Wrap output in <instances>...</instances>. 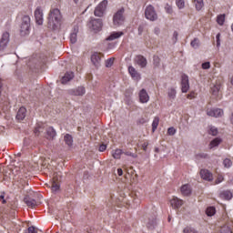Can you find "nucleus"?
<instances>
[{
  "label": "nucleus",
  "instance_id": "1",
  "mask_svg": "<svg viewBox=\"0 0 233 233\" xmlns=\"http://www.w3.org/2000/svg\"><path fill=\"white\" fill-rule=\"evenodd\" d=\"M61 11L57 8L51 9L48 16V25L52 28H56L62 19Z\"/></svg>",
  "mask_w": 233,
  "mask_h": 233
},
{
  "label": "nucleus",
  "instance_id": "2",
  "mask_svg": "<svg viewBox=\"0 0 233 233\" xmlns=\"http://www.w3.org/2000/svg\"><path fill=\"white\" fill-rule=\"evenodd\" d=\"M20 34L21 35H28L30 34V16L24 15L22 17V23L20 25Z\"/></svg>",
  "mask_w": 233,
  "mask_h": 233
},
{
  "label": "nucleus",
  "instance_id": "3",
  "mask_svg": "<svg viewBox=\"0 0 233 233\" xmlns=\"http://www.w3.org/2000/svg\"><path fill=\"white\" fill-rule=\"evenodd\" d=\"M156 218V213L147 214L144 217V223L147 227V228H156V225H157Z\"/></svg>",
  "mask_w": 233,
  "mask_h": 233
},
{
  "label": "nucleus",
  "instance_id": "4",
  "mask_svg": "<svg viewBox=\"0 0 233 233\" xmlns=\"http://www.w3.org/2000/svg\"><path fill=\"white\" fill-rule=\"evenodd\" d=\"M125 9L121 8L113 16V24L115 26H121L125 23Z\"/></svg>",
  "mask_w": 233,
  "mask_h": 233
},
{
  "label": "nucleus",
  "instance_id": "5",
  "mask_svg": "<svg viewBox=\"0 0 233 233\" xmlns=\"http://www.w3.org/2000/svg\"><path fill=\"white\" fill-rule=\"evenodd\" d=\"M145 17L148 21H157V13L152 5H147L145 10Z\"/></svg>",
  "mask_w": 233,
  "mask_h": 233
},
{
  "label": "nucleus",
  "instance_id": "6",
  "mask_svg": "<svg viewBox=\"0 0 233 233\" xmlns=\"http://www.w3.org/2000/svg\"><path fill=\"white\" fill-rule=\"evenodd\" d=\"M108 5V1L103 0L98 4V5L95 8L94 14L96 17H103L105 15V10H106V6Z\"/></svg>",
  "mask_w": 233,
  "mask_h": 233
},
{
  "label": "nucleus",
  "instance_id": "7",
  "mask_svg": "<svg viewBox=\"0 0 233 233\" xmlns=\"http://www.w3.org/2000/svg\"><path fill=\"white\" fill-rule=\"evenodd\" d=\"M9 41H10V33L8 32L4 33L0 40V52H3V50L6 48Z\"/></svg>",
  "mask_w": 233,
  "mask_h": 233
},
{
  "label": "nucleus",
  "instance_id": "8",
  "mask_svg": "<svg viewBox=\"0 0 233 233\" xmlns=\"http://www.w3.org/2000/svg\"><path fill=\"white\" fill-rule=\"evenodd\" d=\"M207 116H209V117H223V109L221 108L208 109Z\"/></svg>",
  "mask_w": 233,
  "mask_h": 233
},
{
  "label": "nucleus",
  "instance_id": "9",
  "mask_svg": "<svg viewBox=\"0 0 233 233\" xmlns=\"http://www.w3.org/2000/svg\"><path fill=\"white\" fill-rule=\"evenodd\" d=\"M35 19L37 25H43V9L41 6L36 7L35 10Z\"/></svg>",
  "mask_w": 233,
  "mask_h": 233
},
{
  "label": "nucleus",
  "instance_id": "10",
  "mask_svg": "<svg viewBox=\"0 0 233 233\" xmlns=\"http://www.w3.org/2000/svg\"><path fill=\"white\" fill-rule=\"evenodd\" d=\"M90 25L93 30L99 31L101 28H103V20L96 18L91 19Z\"/></svg>",
  "mask_w": 233,
  "mask_h": 233
},
{
  "label": "nucleus",
  "instance_id": "11",
  "mask_svg": "<svg viewBox=\"0 0 233 233\" xmlns=\"http://www.w3.org/2000/svg\"><path fill=\"white\" fill-rule=\"evenodd\" d=\"M219 233H233V220H228L227 223L220 228Z\"/></svg>",
  "mask_w": 233,
  "mask_h": 233
},
{
  "label": "nucleus",
  "instance_id": "12",
  "mask_svg": "<svg viewBox=\"0 0 233 233\" xmlns=\"http://www.w3.org/2000/svg\"><path fill=\"white\" fill-rule=\"evenodd\" d=\"M68 94H70V96H85L86 90L84 86H78L74 89H69Z\"/></svg>",
  "mask_w": 233,
  "mask_h": 233
},
{
  "label": "nucleus",
  "instance_id": "13",
  "mask_svg": "<svg viewBox=\"0 0 233 233\" xmlns=\"http://www.w3.org/2000/svg\"><path fill=\"white\" fill-rule=\"evenodd\" d=\"M189 88H190V86L188 84V76H183L182 82H181V90H182L183 94H187L188 92Z\"/></svg>",
  "mask_w": 233,
  "mask_h": 233
},
{
  "label": "nucleus",
  "instance_id": "14",
  "mask_svg": "<svg viewBox=\"0 0 233 233\" xmlns=\"http://www.w3.org/2000/svg\"><path fill=\"white\" fill-rule=\"evenodd\" d=\"M183 204H184V201L178 198L177 197H174L170 200V205L173 208H181V207H183Z\"/></svg>",
  "mask_w": 233,
  "mask_h": 233
},
{
  "label": "nucleus",
  "instance_id": "15",
  "mask_svg": "<svg viewBox=\"0 0 233 233\" xmlns=\"http://www.w3.org/2000/svg\"><path fill=\"white\" fill-rule=\"evenodd\" d=\"M128 73L135 81H139V79H141V75L137 72V70L135 69L134 66H130L128 67Z\"/></svg>",
  "mask_w": 233,
  "mask_h": 233
},
{
  "label": "nucleus",
  "instance_id": "16",
  "mask_svg": "<svg viewBox=\"0 0 233 233\" xmlns=\"http://www.w3.org/2000/svg\"><path fill=\"white\" fill-rule=\"evenodd\" d=\"M79 33V27L74 26L73 31L70 34V41L72 45H76L77 43V34Z\"/></svg>",
  "mask_w": 233,
  "mask_h": 233
},
{
  "label": "nucleus",
  "instance_id": "17",
  "mask_svg": "<svg viewBox=\"0 0 233 233\" xmlns=\"http://www.w3.org/2000/svg\"><path fill=\"white\" fill-rule=\"evenodd\" d=\"M136 61L138 66H140V68H147V58H145V56L139 55L137 56Z\"/></svg>",
  "mask_w": 233,
  "mask_h": 233
},
{
  "label": "nucleus",
  "instance_id": "18",
  "mask_svg": "<svg viewBox=\"0 0 233 233\" xmlns=\"http://www.w3.org/2000/svg\"><path fill=\"white\" fill-rule=\"evenodd\" d=\"M139 99L140 103H148V101L150 100V96H148V93H147V90L142 89L139 92Z\"/></svg>",
  "mask_w": 233,
  "mask_h": 233
},
{
  "label": "nucleus",
  "instance_id": "19",
  "mask_svg": "<svg viewBox=\"0 0 233 233\" xmlns=\"http://www.w3.org/2000/svg\"><path fill=\"white\" fill-rule=\"evenodd\" d=\"M193 6H195L197 12H201L205 8L204 0H192Z\"/></svg>",
  "mask_w": 233,
  "mask_h": 233
},
{
  "label": "nucleus",
  "instance_id": "20",
  "mask_svg": "<svg viewBox=\"0 0 233 233\" xmlns=\"http://www.w3.org/2000/svg\"><path fill=\"white\" fill-rule=\"evenodd\" d=\"M200 177L206 181H212V173L207 169L200 170Z\"/></svg>",
  "mask_w": 233,
  "mask_h": 233
},
{
  "label": "nucleus",
  "instance_id": "21",
  "mask_svg": "<svg viewBox=\"0 0 233 233\" xmlns=\"http://www.w3.org/2000/svg\"><path fill=\"white\" fill-rule=\"evenodd\" d=\"M74 79V72H66L61 79L62 85H66L69 81Z\"/></svg>",
  "mask_w": 233,
  "mask_h": 233
},
{
  "label": "nucleus",
  "instance_id": "22",
  "mask_svg": "<svg viewBox=\"0 0 233 233\" xmlns=\"http://www.w3.org/2000/svg\"><path fill=\"white\" fill-rule=\"evenodd\" d=\"M180 192L182 196H190L192 194V188H190V185L185 184L181 187Z\"/></svg>",
  "mask_w": 233,
  "mask_h": 233
},
{
  "label": "nucleus",
  "instance_id": "23",
  "mask_svg": "<svg viewBox=\"0 0 233 233\" xmlns=\"http://www.w3.org/2000/svg\"><path fill=\"white\" fill-rule=\"evenodd\" d=\"M122 35H125V33H123V31L113 32L106 38V41H115V39H119V37H121Z\"/></svg>",
  "mask_w": 233,
  "mask_h": 233
},
{
  "label": "nucleus",
  "instance_id": "24",
  "mask_svg": "<svg viewBox=\"0 0 233 233\" xmlns=\"http://www.w3.org/2000/svg\"><path fill=\"white\" fill-rule=\"evenodd\" d=\"M24 203H25L27 207H30V208H35V207H37V201H35V199L30 198L29 197H25L24 198Z\"/></svg>",
  "mask_w": 233,
  "mask_h": 233
},
{
  "label": "nucleus",
  "instance_id": "25",
  "mask_svg": "<svg viewBox=\"0 0 233 233\" xmlns=\"http://www.w3.org/2000/svg\"><path fill=\"white\" fill-rule=\"evenodd\" d=\"M26 117V108L20 107L17 114H16V119L18 121H23Z\"/></svg>",
  "mask_w": 233,
  "mask_h": 233
},
{
  "label": "nucleus",
  "instance_id": "26",
  "mask_svg": "<svg viewBox=\"0 0 233 233\" xmlns=\"http://www.w3.org/2000/svg\"><path fill=\"white\" fill-rule=\"evenodd\" d=\"M56 136H57V133L56 132V129H54V127H49L46 129V139H54V137H56Z\"/></svg>",
  "mask_w": 233,
  "mask_h": 233
},
{
  "label": "nucleus",
  "instance_id": "27",
  "mask_svg": "<svg viewBox=\"0 0 233 233\" xmlns=\"http://www.w3.org/2000/svg\"><path fill=\"white\" fill-rule=\"evenodd\" d=\"M91 61L95 66H98L99 63H101V56L99 54L95 53L91 56Z\"/></svg>",
  "mask_w": 233,
  "mask_h": 233
},
{
  "label": "nucleus",
  "instance_id": "28",
  "mask_svg": "<svg viewBox=\"0 0 233 233\" xmlns=\"http://www.w3.org/2000/svg\"><path fill=\"white\" fill-rule=\"evenodd\" d=\"M219 198H221V199H227L228 201L232 199V192L228 190L222 191L219 194Z\"/></svg>",
  "mask_w": 233,
  "mask_h": 233
},
{
  "label": "nucleus",
  "instance_id": "29",
  "mask_svg": "<svg viewBox=\"0 0 233 233\" xmlns=\"http://www.w3.org/2000/svg\"><path fill=\"white\" fill-rule=\"evenodd\" d=\"M219 90H221V84L219 83H216L213 86H211L213 96H218V94H219Z\"/></svg>",
  "mask_w": 233,
  "mask_h": 233
},
{
  "label": "nucleus",
  "instance_id": "30",
  "mask_svg": "<svg viewBox=\"0 0 233 233\" xmlns=\"http://www.w3.org/2000/svg\"><path fill=\"white\" fill-rule=\"evenodd\" d=\"M223 140L219 137H216L215 139H213L210 144H209V147L210 148H216V147H219V145H221V142Z\"/></svg>",
  "mask_w": 233,
  "mask_h": 233
},
{
  "label": "nucleus",
  "instance_id": "31",
  "mask_svg": "<svg viewBox=\"0 0 233 233\" xmlns=\"http://www.w3.org/2000/svg\"><path fill=\"white\" fill-rule=\"evenodd\" d=\"M43 132H45V126L38 124L35 127V136H41V134H43Z\"/></svg>",
  "mask_w": 233,
  "mask_h": 233
},
{
  "label": "nucleus",
  "instance_id": "32",
  "mask_svg": "<svg viewBox=\"0 0 233 233\" xmlns=\"http://www.w3.org/2000/svg\"><path fill=\"white\" fill-rule=\"evenodd\" d=\"M64 141H65L66 145H67L68 147H72V145L74 143V139L72 138V136H70L69 134H66L64 137Z\"/></svg>",
  "mask_w": 233,
  "mask_h": 233
},
{
  "label": "nucleus",
  "instance_id": "33",
  "mask_svg": "<svg viewBox=\"0 0 233 233\" xmlns=\"http://www.w3.org/2000/svg\"><path fill=\"white\" fill-rule=\"evenodd\" d=\"M153 66L154 68H159V66H161V58L157 56H153Z\"/></svg>",
  "mask_w": 233,
  "mask_h": 233
},
{
  "label": "nucleus",
  "instance_id": "34",
  "mask_svg": "<svg viewBox=\"0 0 233 233\" xmlns=\"http://www.w3.org/2000/svg\"><path fill=\"white\" fill-rule=\"evenodd\" d=\"M59 188H61V185L59 182H56V180H54L51 184L52 192H59Z\"/></svg>",
  "mask_w": 233,
  "mask_h": 233
},
{
  "label": "nucleus",
  "instance_id": "35",
  "mask_svg": "<svg viewBox=\"0 0 233 233\" xmlns=\"http://www.w3.org/2000/svg\"><path fill=\"white\" fill-rule=\"evenodd\" d=\"M123 154V151L121 149H116L112 151V157L114 159H121V155Z\"/></svg>",
  "mask_w": 233,
  "mask_h": 233
},
{
  "label": "nucleus",
  "instance_id": "36",
  "mask_svg": "<svg viewBox=\"0 0 233 233\" xmlns=\"http://www.w3.org/2000/svg\"><path fill=\"white\" fill-rule=\"evenodd\" d=\"M225 17H226L225 14L218 15L217 16V23L218 25H219V26H223V25H225Z\"/></svg>",
  "mask_w": 233,
  "mask_h": 233
},
{
  "label": "nucleus",
  "instance_id": "37",
  "mask_svg": "<svg viewBox=\"0 0 233 233\" xmlns=\"http://www.w3.org/2000/svg\"><path fill=\"white\" fill-rule=\"evenodd\" d=\"M177 94V92L176 91V89L174 87H171L168 89L167 96H168L169 99H176Z\"/></svg>",
  "mask_w": 233,
  "mask_h": 233
},
{
  "label": "nucleus",
  "instance_id": "38",
  "mask_svg": "<svg viewBox=\"0 0 233 233\" xmlns=\"http://www.w3.org/2000/svg\"><path fill=\"white\" fill-rule=\"evenodd\" d=\"M157 127H159V118L155 116L152 122V132H156V130H157Z\"/></svg>",
  "mask_w": 233,
  "mask_h": 233
},
{
  "label": "nucleus",
  "instance_id": "39",
  "mask_svg": "<svg viewBox=\"0 0 233 233\" xmlns=\"http://www.w3.org/2000/svg\"><path fill=\"white\" fill-rule=\"evenodd\" d=\"M206 214L207 216L212 217L214 214H216V208L214 207H209L206 209Z\"/></svg>",
  "mask_w": 233,
  "mask_h": 233
},
{
  "label": "nucleus",
  "instance_id": "40",
  "mask_svg": "<svg viewBox=\"0 0 233 233\" xmlns=\"http://www.w3.org/2000/svg\"><path fill=\"white\" fill-rule=\"evenodd\" d=\"M176 5L179 10H183L185 8V0H176Z\"/></svg>",
  "mask_w": 233,
  "mask_h": 233
},
{
  "label": "nucleus",
  "instance_id": "41",
  "mask_svg": "<svg viewBox=\"0 0 233 233\" xmlns=\"http://www.w3.org/2000/svg\"><path fill=\"white\" fill-rule=\"evenodd\" d=\"M223 165L226 168H230L232 167V160H230V158H225Z\"/></svg>",
  "mask_w": 233,
  "mask_h": 233
},
{
  "label": "nucleus",
  "instance_id": "42",
  "mask_svg": "<svg viewBox=\"0 0 233 233\" xmlns=\"http://www.w3.org/2000/svg\"><path fill=\"white\" fill-rule=\"evenodd\" d=\"M208 134L210 136H216L218 134V127H214V126H211L209 127V131H208Z\"/></svg>",
  "mask_w": 233,
  "mask_h": 233
},
{
  "label": "nucleus",
  "instance_id": "43",
  "mask_svg": "<svg viewBox=\"0 0 233 233\" xmlns=\"http://www.w3.org/2000/svg\"><path fill=\"white\" fill-rule=\"evenodd\" d=\"M122 154H124V156H128L129 157H133L134 159L137 157V154L132 153L131 151H122Z\"/></svg>",
  "mask_w": 233,
  "mask_h": 233
},
{
  "label": "nucleus",
  "instance_id": "44",
  "mask_svg": "<svg viewBox=\"0 0 233 233\" xmlns=\"http://www.w3.org/2000/svg\"><path fill=\"white\" fill-rule=\"evenodd\" d=\"M114 61H115L114 57H111V58L106 60V68H110V66H112V65H114Z\"/></svg>",
  "mask_w": 233,
  "mask_h": 233
},
{
  "label": "nucleus",
  "instance_id": "45",
  "mask_svg": "<svg viewBox=\"0 0 233 233\" xmlns=\"http://www.w3.org/2000/svg\"><path fill=\"white\" fill-rule=\"evenodd\" d=\"M191 46L193 48H198L199 47V39L195 38L193 41H191Z\"/></svg>",
  "mask_w": 233,
  "mask_h": 233
},
{
  "label": "nucleus",
  "instance_id": "46",
  "mask_svg": "<svg viewBox=\"0 0 233 233\" xmlns=\"http://www.w3.org/2000/svg\"><path fill=\"white\" fill-rule=\"evenodd\" d=\"M165 11L167 12V14H172L174 12V10L172 9V5L169 4H167L165 5Z\"/></svg>",
  "mask_w": 233,
  "mask_h": 233
},
{
  "label": "nucleus",
  "instance_id": "47",
  "mask_svg": "<svg viewBox=\"0 0 233 233\" xmlns=\"http://www.w3.org/2000/svg\"><path fill=\"white\" fill-rule=\"evenodd\" d=\"M184 233H199V232H198V230H196V229L193 228H188V227H187V228L184 229Z\"/></svg>",
  "mask_w": 233,
  "mask_h": 233
},
{
  "label": "nucleus",
  "instance_id": "48",
  "mask_svg": "<svg viewBox=\"0 0 233 233\" xmlns=\"http://www.w3.org/2000/svg\"><path fill=\"white\" fill-rule=\"evenodd\" d=\"M25 233H37V230H35V227L31 226L27 228V230L25 231Z\"/></svg>",
  "mask_w": 233,
  "mask_h": 233
},
{
  "label": "nucleus",
  "instance_id": "49",
  "mask_svg": "<svg viewBox=\"0 0 233 233\" xmlns=\"http://www.w3.org/2000/svg\"><path fill=\"white\" fill-rule=\"evenodd\" d=\"M220 37H221V34H218L216 38H217V47L219 48V46H221V40H220Z\"/></svg>",
  "mask_w": 233,
  "mask_h": 233
},
{
  "label": "nucleus",
  "instance_id": "50",
  "mask_svg": "<svg viewBox=\"0 0 233 233\" xmlns=\"http://www.w3.org/2000/svg\"><path fill=\"white\" fill-rule=\"evenodd\" d=\"M167 134H168V136H175V135H176V128H174V127H169V128L167 129Z\"/></svg>",
  "mask_w": 233,
  "mask_h": 233
},
{
  "label": "nucleus",
  "instance_id": "51",
  "mask_svg": "<svg viewBox=\"0 0 233 233\" xmlns=\"http://www.w3.org/2000/svg\"><path fill=\"white\" fill-rule=\"evenodd\" d=\"M203 70H208L210 68V62H206L202 64Z\"/></svg>",
  "mask_w": 233,
  "mask_h": 233
},
{
  "label": "nucleus",
  "instance_id": "52",
  "mask_svg": "<svg viewBox=\"0 0 233 233\" xmlns=\"http://www.w3.org/2000/svg\"><path fill=\"white\" fill-rule=\"evenodd\" d=\"M145 32V25H140L138 26V35H141Z\"/></svg>",
  "mask_w": 233,
  "mask_h": 233
},
{
  "label": "nucleus",
  "instance_id": "53",
  "mask_svg": "<svg viewBox=\"0 0 233 233\" xmlns=\"http://www.w3.org/2000/svg\"><path fill=\"white\" fill-rule=\"evenodd\" d=\"M223 176H218V178L215 181L216 185H219V183H223Z\"/></svg>",
  "mask_w": 233,
  "mask_h": 233
},
{
  "label": "nucleus",
  "instance_id": "54",
  "mask_svg": "<svg viewBox=\"0 0 233 233\" xmlns=\"http://www.w3.org/2000/svg\"><path fill=\"white\" fill-rule=\"evenodd\" d=\"M106 150V145L102 144L99 147V152H105Z\"/></svg>",
  "mask_w": 233,
  "mask_h": 233
},
{
  "label": "nucleus",
  "instance_id": "55",
  "mask_svg": "<svg viewBox=\"0 0 233 233\" xmlns=\"http://www.w3.org/2000/svg\"><path fill=\"white\" fill-rule=\"evenodd\" d=\"M147 148H148V142H144L142 144V149L147 152Z\"/></svg>",
  "mask_w": 233,
  "mask_h": 233
},
{
  "label": "nucleus",
  "instance_id": "56",
  "mask_svg": "<svg viewBox=\"0 0 233 233\" xmlns=\"http://www.w3.org/2000/svg\"><path fill=\"white\" fill-rule=\"evenodd\" d=\"M187 99H194L196 97V93H190L187 96Z\"/></svg>",
  "mask_w": 233,
  "mask_h": 233
},
{
  "label": "nucleus",
  "instance_id": "57",
  "mask_svg": "<svg viewBox=\"0 0 233 233\" xmlns=\"http://www.w3.org/2000/svg\"><path fill=\"white\" fill-rule=\"evenodd\" d=\"M160 32H161V29H159V27L154 28V34H156V35H159Z\"/></svg>",
  "mask_w": 233,
  "mask_h": 233
},
{
  "label": "nucleus",
  "instance_id": "58",
  "mask_svg": "<svg viewBox=\"0 0 233 233\" xmlns=\"http://www.w3.org/2000/svg\"><path fill=\"white\" fill-rule=\"evenodd\" d=\"M0 199L3 203V205H5L6 203V200L5 199V194L4 193L2 195H0Z\"/></svg>",
  "mask_w": 233,
  "mask_h": 233
},
{
  "label": "nucleus",
  "instance_id": "59",
  "mask_svg": "<svg viewBox=\"0 0 233 233\" xmlns=\"http://www.w3.org/2000/svg\"><path fill=\"white\" fill-rule=\"evenodd\" d=\"M138 123H140V125H145V123H147L145 118H141L139 119Z\"/></svg>",
  "mask_w": 233,
  "mask_h": 233
},
{
  "label": "nucleus",
  "instance_id": "60",
  "mask_svg": "<svg viewBox=\"0 0 233 233\" xmlns=\"http://www.w3.org/2000/svg\"><path fill=\"white\" fill-rule=\"evenodd\" d=\"M117 175L118 176H123V169L122 168L117 169Z\"/></svg>",
  "mask_w": 233,
  "mask_h": 233
},
{
  "label": "nucleus",
  "instance_id": "61",
  "mask_svg": "<svg viewBox=\"0 0 233 233\" xmlns=\"http://www.w3.org/2000/svg\"><path fill=\"white\" fill-rule=\"evenodd\" d=\"M3 88V80L0 78V96L2 94V89Z\"/></svg>",
  "mask_w": 233,
  "mask_h": 233
},
{
  "label": "nucleus",
  "instance_id": "62",
  "mask_svg": "<svg viewBox=\"0 0 233 233\" xmlns=\"http://www.w3.org/2000/svg\"><path fill=\"white\" fill-rule=\"evenodd\" d=\"M173 37H175V39H177V31H175V32L173 33Z\"/></svg>",
  "mask_w": 233,
  "mask_h": 233
},
{
  "label": "nucleus",
  "instance_id": "63",
  "mask_svg": "<svg viewBox=\"0 0 233 233\" xmlns=\"http://www.w3.org/2000/svg\"><path fill=\"white\" fill-rule=\"evenodd\" d=\"M230 121H231V123H232V125H233V112H232V115H231Z\"/></svg>",
  "mask_w": 233,
  "mask_h": 233
},
{
  "label": "nucleus",
  "instance_id": "64",
  "mask_svg": "<svg viewBox=\"0 0 233 233\" xmlns=\"http://www.w3.org/2000/svg\"><path fill=\"white\" fill-rule=\"evenodd\" d=\"M231 85L233 86V76L231 77Z\"/></svg>",
  "mask_w": 233,
  "mask_h": 233
}]
</instances>
